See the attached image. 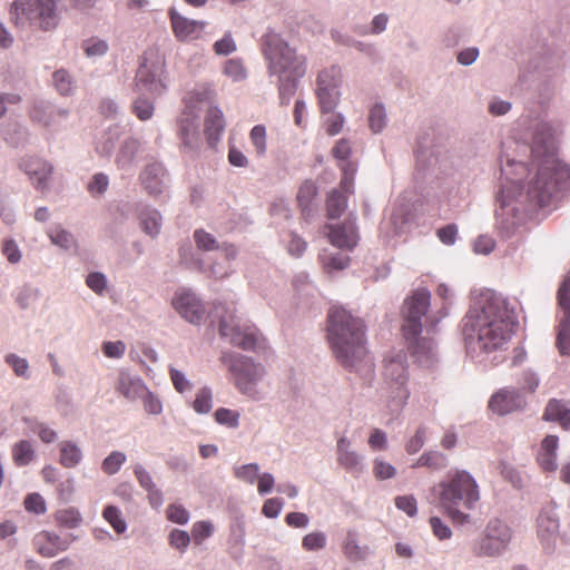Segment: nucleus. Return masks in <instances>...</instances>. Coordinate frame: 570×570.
<instances>
[{
  "label": "nucleus",
  "instance_id": "4468645a",
  "mask_svg": "<svg viewBox=\"0 0 570 570\" xmlns=\"http://www.w3.org/2000/svg\"><path fill=\"white\" fill-rule=\"evenodd\" d=\"M383 374L391 389L392 401L396 406H403L410 396V392L406 387L407 366L405 354L397 352L387 358Z\"/></svg>",
  "mask_w": 570,
  "mask_h": 570
},
{
  "label": "nucleus",
  "instance_id": "e2e57ef3",
  "mask_svg": "<svg viewBox=\"0 0 570 570\" xmlns=\"http://www.w3.org/2000/svg\"><path fill=\"white\" fill-rule=\"evenodd\" d=\"M326 534L322 531L307 533L302 540V547L307 551H318L326 546Z\"/></svg>",
  "mask_w": 570,
  "mask_h": 570
},
{
  "label": "nucleus",
  "instance_id": "338daca9",
  "mask_svg": "<svg viewBox=\"0 0 570 570\" xmlns=\"http://www.w3.org/2000/svg\"><path fill=\"white\" fill-rule=\"evenodd\" d=\"M86 285L97 295H104L107 291V277L104 273L91 272L86 277Z\"/></svg>",
  "mask_w": 570,
  "mask_h": 570
},
{
  "label": "nucleus",
  "instance_id": "0e129e2a",
  "mask_svg": "<svg viewBox=\"0 0 570 570\" xmlns=\"http://www.w3.org/2000/svg\"><path fill=\"white\" fill-rule=\"evenodd\" d=\"M498 470L503 479L508 480L514 488H522L523 481L520 472L510 463L500 461Z\"/></svg>",
  "mask_w": 570,
  "mask_h": 570
},
{
  "label": "nucleus",
  "instance_id": "dca6fc26",
  "mask_svg": "<svg viewBox=\"0 0 570 570\" xmlns=\"http://www.w3.org/2000/svg\"><path fill=\"white\" fill-rule=\"evenodd\" d=\"M559 529L560 520L557 505L550 502L540 509L537 517V535L546 553L554 551Z\"/></svg>",
  "mask_w": 570,
  "mask_h": 570
},
{
  "label": "nucleus",
  "instance_id": "393cba45",
  "mask_svg": "<svg viewBox=\"0 0 570 570\" xmlns=\"http://www.w3.org/2000/svg\"><path fill=\"white\" fill-rule=\"evenodd\" d=\"M525 404L524 396L514 387H504L497 392L489 402V407L499 415H505L522 409Z\"/></svg>",
  "mask_w": 570,
  "mask_h": 570
},
{
  "label": "nucleus",
  "instance_id": "13d9d810",
  "mask_svg": "<svg viewBox=\"0 0 570 570\" xmlns=\"http://www.w3.org/2000/svg\"><path fill=\"white\" fill-rule=\"evenodd\" d=\"M191 541L190 534L180 529H173L168 534V543L180 553L186 552Z\"/></svg>",
  "mask_w": 570,
  "mask_h": 570
},
{
  "label": "nucleus",
  "instance_id": "72a5a7b5",
  "mask_svg": "<svg viewBox=\"0 0 570 570\" xmlns=\"http://www.w3.org/2000/svg\"><path fill=\"white\" fill-rule=\"evenodd\" d=\"M59 452V463L67 469L76 468L83 458L82 450L73 441H61Z\"/></svg>",
  "mask_w": 570,
  "mask_h": 570
},
{
  "label": "nucleus",
  "instance_id": "aec40b11",
  "mask_svg": "<svg viewBox=\"0 0 570 570\" xmlns=\"http://www.w3.org/2000/svg\"><path fill=\"white\" fill-rule=\"evenodd\" d=\"M19 167L28 175L37 190L45 191L49 189L53 171V166L50 163L37 157H27L21 159Z\"/></svg>",
  "mask_w": 570,
  "mask_h": 570
},
{
  "label": "nucleus",
  "instance_id": "4d7b16f0",
  "mask_svg": "<svg viewBox=\"0 0 570 570\" xmlns=\"http://www.w3.org/2000/svg\"><path fill=\"white\" fill-rule=\"evenodd\" d=\"M223 71L225 76H227L235 82L242 81L247 77L244 63L238 58L228 59L224 65Z\"/></svg>",
  "mask_w": 570,
  "mask_h": 570
},
{
  "label": "nucleus",
  "instance_id": "774afa93",
  "mask_svg": "<svg viewBox=\"0 0 570 570\" xmlns=\"http://www.w3.org/2000/svg\"><path fill=\"white\" fill-rule=\"evenodd\" d=\"M373 473L377 480L392 479L396 474V469L389 462L380 458H375L373 461Z\"/></svg>",
  "mask_w": 570,
  "mask_h": 570
},
{
  "label": "nucleus",
  "instance_id": "ddd939ff",
  "mask_svg": "<svg viewBox=\"0 0 570 570\" xmlns=\"http://www.w3.org/2000/svg\"><path fill=\"white\" fill-rule=\"evenodd\" d=\"M218 331L222 338L230 345L248 352L261 348L265 341L252 322L236 315L224 316Z\"/></svg>",
  "mask_w": 570,
  "mask_h": 570
},
{
  "label": "nucleus",
  "instance_id": "49530a36",
  "mask_svg": "<svg viewBox=\"0 0 570 570\" xmlns=\"http://www.w3.org/2000/svg\"><path fill=\"white\" fill-rule=\"evenodd\" d=\"M197 414H208L213 409V392L208 386L199 389L191 404Z\"/></svg>",
  "mask_w": 570,
  "mask_h": 570
},
{
  "label": "nucleus",
  "instance_id": "6ab92c4d",
  "mask_svg": "<svg viewBox=\"0 0 570 570\" xmlns=\"http://www.w3.org/2000/svg\"><path fill=\"white\" fill-rule=\"evenodd\" d=\"M173 306L187 322L195 325L200 324L205 308L202 301L190 289L176 292L173 298Z\"/></svg>",
  "mask_w": 570,
  "mask_h": 570
},
{
  "label": "nucleus",
  "instance_id": "3c124183",
  "mask_svg": "<svg viewBox=\"0 0 570 570\" xmlns=\"http://www.w3.org/2000/svg\"><path fill=\"white\" fill-rule=\"evenodd\" d=\"M127 456L121 451L110 452L101 463V470L107 475L116 474L125 464Z\"/></svg>",
  "mask_w": 570,
  "mask_h": 570
},
{
  "label": "nucleus",
  "instance_id": "423d86ee",
  "mask_svg": "<svg viewBox=\"0 0 570 570\" xmlns=\"http://www.w3.org/2000/svg\"><path fill=\"white\" fill-rule=\"evenodd\" d=\"M60 0H14L9 8L10 21L19 29L52 32L60 22Z\"/></svg>",
  "mask_w": 570,
  "mask_h": 570
},
{
  "label": "nucleus",
  "instance_id": "7c9ffc66",
  "mask_svg": "<svg viewBox=\"0 0 570 570\" xmlns=\"http://www.w3.org/2000/svg\"><path fill=\"white\" fill-rule=\"evenodd\" d=\"M224 128L225 120L223 111L217 107H209L205 118V135L210 146L220 138Z\"/></svg>",
  "mask_w": 570,
  "mask_h": 570
},
{
  "label": "nucleus",
  "instance_id": "4c0bfd02",
  "mask_svg": "<svg viewBox=\"0 0 570 570\" xmlns=\"http://www.w3.org/2000/svg\"><path fill=\"white\" fill-rule=\"evenodd\" d=\"M47 235L53 245L62 249L68 250L77 245L75 236L60 225L50 227Z\"/></svg>",
  "mask_w": 570,
  "mask_h": 570
},
{
  "label": "nucleus",
  "instance_id": "79ce46f5",
  "mask_svg": "<svg viewBox=\"0 0 570 570\" xmlns=\"http://www.w3.org/2000/svg\"><path fill=\"white\" fill-rule=\"evenodd\" d=\"M4 363L11 367L17 377L23 380L31 379L30 365L27 358L21 357L16 353H8L4 355Z\"/></svg>",
  "mask_w": 570,
  "mask_h": 570
},
{
  "label": "nucleus",
  "instance_id": "b1692460",
  "mask_svg": "<svg viewBox=\"0 0 570 570\" xmlns=\"http://www.w3.org/2000/svg\"><path fill=\"white\" fill-rule=\"evenodd\" d=\"M354 193L353 178L345 173L337 188H333L326 198L328 219L340 218L347 208V198Z\"/></svg>",
  "mask_w": 570,
  "mask_h": 570
},
{
  "label": "nucleus",
  "instance_id": "473e14b6",
  "mask_svg": "<svg viewBox=\"0 0 570 570\" xmlns=\"http://www.w3.org/2000/svg\"><path fill=\"white\" fill-rule=\"evenodd\" d=\"M543 417L547 421L559 422L564 430H570V409L562 401H549Z\"/></svg>",
  "mask_w": 570,
  "mask_h": 570
},
{
  "label": "nucleus",
  "instance_id": "0eeeda50",
  "mask_svg": "<svg viewBox=\"0 0 570 570\" xmlns=\"http://www.w3.org/2000/svg\"><path fill=\"white\" fill-rule=\"evenodd\" d=\"M430 305L431 293L426 288H417L405 298L402 306L404 337L421 335L424 328L426 333L434 331L438 324L448 316L446 306H442L436 312H430Z\"/></svg>",
  "mask_w": 570,
  "mask_h": 570
},
{
  "label": "nucleus",
  "instance_id": "e433bc0d",
  "mask_svg": "<svg viewBox=\"0 0 570 570\" xmlns=\"http://www.w3.org/2000/svg\"><path fill=\"white\" fill-rule=\"evenodd\" d=\"M343 551L346 558L352 562L363 561L370 554L371 550L367 546H360L355 539V534L348 532L343 544Z\"/></svg>",
  "mask_w": 570,
  "mask_h": 570
},
{
  "label": "nucleus",
  "instance_id": "4be33fe9",
  "mask_svg": "<svg viewBox=\"0 0 570 570\" xmlns=\"http://www.w3.org/2000/svg\"><path fill=\"white\" fill-rule=\"evenodd\" d=\"M407 350L414 362L423 367H432L438 362V348L435 342L421 335L405 337Z\"/></svg>",
  "mask_w": 570,
  "mask_h": 570
},
{
  "label": "nucleus",
  "instance_id": "f8f14e48",
  "mask_svg": "<svg viewBox=\"0 0 570 570\" xmlns=\"http://www.w3.org/2000/svg\"><path fill=\"white\" fill-rule=\"evenodd\" d=\"M166 89L165 59L157 50L150 49L141 58L136 73L135 90L137 94L157 97Z\"/></svg>",
  "mask_w": 570,
  "mask_h": 570
},
{
  "label": "nucleus",
  "instance_id": "c03bdc74",
  "mask_svg": "<svg viewBox=\"0 0 570 570\" xmlns=\"http://www.w3.org/2000/svg\"><path fill=\"white\" fill-rule=\"evenodd\" d=\"M30 137L29 129L21 125L14 124L11 129L6 132L4 140L13 148L24 147Z\"/></svg>",
  "mask_w": 570,
  "mask_h": 570
},
{
  "label": "nucleus",
  "instance_id": "603ef678",
  "mask_svg": "<svg viewBox=\"0 0 570 570\" xmlns=\"http://www.w3.org/2000/svg\"><path fill=\"white\" fill-rule=\"evenodd\" d=\"M102 517L118 534H121L127 530V523L122 518L121 511L117 507L107 505L102 511Z\"/></svg>",
  "mask_w": 570,
  "mask_h": 570
},
{
  "label": "nucleus",
  "instance_id": "f03ea898",
  "mask_svg": "<svg viewBox=\"0 0 570 570\" xmlns=\"http://www.w3.org/2000/svg\"><path fill=\"white\" fill-rule=\"evenodd\" d=\"M518 326L515 302L492 289L474 295L462 320L466 351L473 357L503 350Z\"/></svg>",
  "mask_w": 570,
  "mask_h": 570
},
{
  "label": "nucleus",
  "instance_id": "c9c22d12",
  "mask_svg": "<svg viewBox=\"0 0 570 570\" xmlns=\"http://www.w3.org/2000/svg\"><path fill=\"white\" fill-rule=\"evenodd\" d=\"M13 463L21 468L30 464L36 459V451L29 440H20L11 449Z\"/></svg>",
  "mask_w": 570,
  "mask_h": 570
},
{
  "label": "nucleus",
  "instance_id": "c85d7f7f",
  "mask_svg": "<svg viewBox=\"0 0 570 570\" xmlns=\"http://www.w3.org/2000/svg\"><path fill=\"white\" fill-rule=\"evenodd\" d=\"M139 148L140 142L138 139L134 137L126 138L121 142L119 150L116 155L115 163L118 169L126 173L131 171Z\"/></svg>",
  "mask_w": 570,
  "mask_h": 570
},
{
  "label": "nucleus",
  "instance_id": "58836bf2",
  "mask_svg": "<svg viewBox=\"0 0 570 570\" xmlns=\"http://www.w3.org/2000/svg\"><path fill=\"white\" fill-rule=\"evenodd\" d=\"M55 520L60 528L76 529L82 522L81 513L73 507L60 509L55 513Z\"/></svg>",
  "mask_w": 570,
  "mask_h": 570
},
{
  "label": "nucleus",
  "instance_id": "412c9836",
  "mask_svg": "<svg viewBox=\"0 0 570 570\" xmlns=\"http://www.w3.org/2000/svg\"><path fill=\"white\" fill-rule=\"evenodd\" d=\"M336 460L340 466L354 476L366 470L365 458L352 448L351 440L345 435L337 440Z\"/></svg>",
  "mask_w": 570,
  "mask_h": 570
},
{
  "label": "nucleus",
  "instance_id": "680f3d73",
  "mask_svg": "<svg viewBox=\"0 0 570 570\" xmlns=\"http://www.w3.org/2000/svg\"><path fill=\"white\" fill-rule=\"evenodd\" d=\"M234 475L238 480L254 484L259 475V465L257 463H248L234 468Z\"/></svg>",
  "mask_w": 570,
  "mask_h": 570
},
{
  "label": "nucleus",
  "instance_id": "7ed1b4c3",
  "mask_svg": "<svg viewBox=\"0 0 570 570\" xmlns=\"http://www.w3.org/2000/svg\"><path fill=\"white\" fill-rule=\"evenodd\" d=\"M327 338L336 360L345 368L360 371L362 365H372L365 345L363 322L345 308L333 306L330 309Z\"/></svg>",
  "mask_w": 570,
  "mask_h": 570
},
{
  "label": "nucleus",
  "instance_id": "de8ad7c7",
  "mask_svg": "<svg viewBox=\"0 0 570 570\" xmlns=\"http://www.w3.org/2000/svg\"><path fill=\"white\" fill-rule=\"evenodd\" d=\"M155 111V105L153 99L146 98L145 95L138 94V97L132 102V112L136 117L146 121L149 120Z\"/></svg>",
  "mask_w": 570,
  "mask_h": 570
},
{
  "label": "nucleus",
  "instance_id": "f257e3e1",
  "mask_svg": "<svg viewBox=\"0 0 570 570\" xmlns=\"http://www.w3.org/2000/svg\"><path fill=\"white\" fill-rule=\"evenodd\" d=\"M556 134L557 129L550 121L535 122L530 150L537 174L525 191L522 180L529 173L527 164L501 157L500 206L495 218L503 238L517 235L529 213L553 205L570 188V167L556 156Z\"/></svg>",
  "mask_w": 570,
  "mask_h": 570
},
{
  "label": "nucleus",
  "instance_id": "c756f323",
  "mask_svg": "<svg viewBox=\"0 0 570 570\" xmlns=\"http://www.w3.org/2000/svg\"><path fill=\"white\" fill-rule=\"evenodd\" d=\"M316 194L317 188L311 180L303 183L298 189L297 202L301 208L302 217L306 222H311L316 214V207L313 204Z\"/></svg>",
  "mask_w": 570,
  "mask_h": 570
},
{
  "label": "nucleus",
  "instance_id": "09e8293b",
  "mask_svg": "<svg viewBox=\"0 0 570 570\" xmlns=\"http://www.w3.org/2000/svg\"><path fill=\"white\" fill-rule=\"evenodd\" d=\"M82 49L88 58L104 57L108 50L109 45L106 40L98 37H91L82 42Z\"/></svg>",
  "mask_w": 570,
  "mask_h": 570
},
{
  "label": "nucleus",
  "instance_id": "20e7f679",
  "mask_svg": "<svg viewBox=\"0 0 570 570\" xmlns=\"http://www.w3.org/2000/svg\"><path fill=\"white\" fill-rule=\"evenodd\" d=\"M262 52L266 60L267 73L275 79L281 102L287 105L294 96L298 81L306 73V58L277 32L267 31L262 37Z\"/></svg>",
  "mask_w": 570,
  "mask_h": 570
},
{
  "label": "nucleus",
  "instance_id": "5701e85b",
  "mask_svg": "<svg viewBox=\"0 0 570 570\" xmlns=\"http://www.w3.org/2000/svg\"><path fill=\"white\" fill-rule=\"evenodd\" d=\"M139 181L150 196H158L167 188V170L159 161L148 163L139 174Z\"/></svg>",
  "mask_w": 570,
  "mask_h": 570
},
{
  "label": "nucleus",
  "instance_id": "cd10ccee",
  "mask_svg": "<svg viewBox=\"0 0 570 570\" xmlns=\"http://www.w3.org/2000/svg\"><path fill=\"white\" fill-rule=\"evenodd\" d=\"M117 390L130 401L140 399L147 393L145 382L139 376L126 372L119 374Z\"/></svg>",
  "mask_w": 570,
  "mask_h": 570
},
{
  "label": "nucleus",
  "instance_id": "a19ab883",
  "mask_svg": "<svg viewBox=\"0 0 570 570\" xmlns=\"http://www.w3.org/2000/svg\"><path fill=\"white\" fill-rule=\"evenodd\" d=\"M52 83L61 96H70L73 94V78L70 72L63 68H60L52 73Z\"/></svg>",
  "mask_w": 570,
  "mask_h": 570
},
{
  "label": "nucleus",
  "instance_id": "8fccbe9b",
  "mask_svg": "<svg viewBox=\"0 0 570 570\" xmlns=\"http://www.w3.org/2000/svg\"><path fill=\"white\" fill-rule=\"evenodd\" d=\"M387 124V115L383 104H375L368 115L370 129L374 134L381 132Z\"/></svg>",
  "mask_w": 570,
  "mask_h": 570
},
{
  "label": "nucleus",
  "instance_id": "a878e982",
  "mask_svg": "<svg viewBox=\"0 0 570 570\" xmlns=\"http://www.w3.org/2000/svg\"><path fill=\"white\" fill-rule=\"evenodd\" d=\"M169 17L175 36L183 41L199 38L206 26L204 21L191 20L181 16L175 8L169 9Z\"/></svg>",
  "mask_w": 570,
  "mask_h": 570
},
{
  "label": "nucleus",
  "instance_id": "5fc2aeb1",
  "mask_svg": "<svg viewBox=\"0 0 570 570\" xmlns=\"http://www.w3.org/2000/svg\"><path fill=\"white\" fill-rule=\"evenodd\" d=\"M215 421L228 429H236L239 425L240 414L238 411L218 407L214 413Z\"/></svg>",
  "mask_w": 570,
  "mask_h": 570
},
{
  "label": "nucleus",
  "instance_id": "ea45409f",
  "mask_svg": "<svg viewBox=\"0 0 570 570\" xmlns=\"http://www.w3.org/2000/svg\"><path fill=\"white\" fill-rule=\"evenodd\" d=\"M38 540H43L45 542L51 544L55 548V552L58 554L59 552L67 551L70 544L78 540V537L75 534H69L66 538H61L53 531H42L38 534Z\"/></svg>",
  "mask_w": 570,
  "mask_h": 570
},
{
  "label": "nucleus",
  "instance_id": "6e6552de",
  "mask_svg": "<svg viewBox=\"0 0 570 570\" xmlns=\"http://www.w3.org/2000/svg\"><path fill=\"white\" fill-rule=\"evenodd\" d=\"M220 361L228 368L234 385L242 394L256 401L262 400L263 395L258 390V383L266 374L263 364L232 351L223 352Z\"/></svg>",
  "mask_w": 570,
  "mask_h": 570
},
{
  "label": "nucleus",
  "instance_id": "2f4dec72",
  "mask_svg": "<svg viewBox=\"0 0 570 570\" xmlns=\"http://www.w3.org/2000/svg\"><path fill=\"white\" fill-rule=\"evenodd\" d=\"M139 224L142 232L151 238H156L161 230L163 217L156 208L146 206L139 213Z\"/></svg>",
  "mask_w": 570,
  "mask_h": 570
},
{
  "label": "nucleus",
  "instance_id": "f704fd0d",
  "mask_svg": "<svg viewBox=\"0 0 570 570\" xmlns=\"http://www.w3.org/2000/svg\"><path fill=\"white\" fill-rule=\"evenodd\" d=\"M29 117L32 122L39 124L43 127L48 128L53 126L52 104L46 100L35 101L29 111Z\"/></svg>",
  "mask_w": 570,
  "mask_h": 570
},
{
  "label": "nucleus",
  "instance_id": "052dcab7",
  "mask_svg": "<svg viewBox=\"0 0 570 570\" xmlns=\"http://www.w3.org/2000/svg\"><path fill=\"white\" fill-rule=\"evenodd\" d=\"M194 240L198 249L202 250H215L220 248V244L214 237V235L205 232L204 229H196L194 232Z\"/></svg>",
  "mask_w": 570,
  "mask_h": 570
},
{
  "label": "nucleus",
  "instance_id": "6e6d98bb",
  "mask_svg": "<svg viewBox=\"0 0 570 570\" xmlns=\"http://www.w3.org/2000/svg\"><path fill=\"white\" fill-rule=\"evenodd\" d=\"M249 140L252 146L255 149V153L258 157H262L266 154V128L263 125H256L252 128L249 132Z\"/></svg>",
  "mask_w": 570,
  "mask_h": 570
},
{
  "label": "nucleus",
  "instance_id": "a18cd8bd",
  "mask_svg": "<svg viewBox=\"0 0 570 570\" xmlns=\"http://www.w3.org/2000/svg\"><path fill=\"white\" fill-rule=\"evenodd\" d=\"M40 297V289L31 284H23L17 295L16 303L21 309L31 307Z\"/></svg>",
  "mask_w": 570,
  "mask_h": 570
},
{
  "label": "nucleus",
  "instance_id": "1a4fd4ad",
  "mask_svg": "<svg viewBox=\"0 0 570 570\" xmlns=\"http://www.w3.org/2000/svg\"><path fill=\"white\" fill-rule=\"evenodd\" d=\"M415 157L417 178H439L449 168L448 150L433 130H425L417 136Z\"/></svg>",
  "mask_w": 570,
  "mask_h": 570
},
{
  "label": "nucleus",
  "instance_id": "9d476101",
  "mask_svg": "<svg viewBox=\"0 0 570 570\" xmlns=\"http://www.w3.org/2000/svg\"><path fill=\"white\" fill-rule=\"evenodd\" d=\"M213 90L203 86L189 91L185 96V109L178 121V135L189 150H195L199 146V117L205 106L210 104Z\"/></svg>",
  "mask_w": 570,
  "mask_h": 570
},
{
  "label": "nucleus",
  "instance_id": "2eb2a0df",
  "mask_svg": "<svg viewBox=\"0 0 570 570\" xmlns=\"http://www.w3.org/2000/svg\"><path fill=\"white\" fill-rule=\"evenodd\" d=\"M341 81V69L337 66H331L318 73L316 95L322 112H332L338 105Z\"/></svg>",
  "mask_w": 570,
  "mask_h": 570
},
{
  "label": "nucleus",
  "instance_id": "bf43d9fd",
  "mask_svg": "<svg viewBox=\"0 0 570 570\" xmlns=\"http://www.w3.org/2000/svg\"><path fill=\"white\" fill-rule=\"evenodd\" d=\"M214 532V524L210 521H197L191 528V540L195 544H202L206 539L212 537Z\"/></svg>",
  "mask_w": 570,
  "mask_h": 570
},
{
  "label": "nucleus",
  "instance_id": "a211bd4d",
  "mask_svg": "<svg viewBox=\"0 0 570 570\" xmlns=\"http://www.w3.org/2000/svg\"><path fill=\"white\" fill-rule=\"evenodd\" d=\"M558 304L563 316L557 335V347L561 355L570 356V277H567L558 291Z\"/></svg>",
  "mask_w": 570,
  "mask_h": 570
},
{
  "label": "nucleus",
  "instance_id": "39448f33",
  "mask_svg": "<svg viewBox=\"0 0 570 570\" xmlns=\"http://www.w3.org/2000/svg\"><path fill=\"white\" fill-rule=\"evenodd\" d=\"M438 493L439 505L456 525L471 523L465 511L474 510L480 501V489L473 475L465 470L448 474V479L432 489Z\"/></svg>",
  "mask_w": 570,
  "mask_h": 570
},
{
  "label": "nucleus",
  "instance_id": "864d4df0",
  "mask_svg": "<svg viewBox=\"0 0 570 570\" xmlns=\"http://www.w3.org/2000/svg\"><path fill=\"white\" fill-rule=\"evenodd\" d=\"M445 455L438 451H431L423 453L413 466H428L431 469L439 470L445 468Z\"/></svg>",
  "mask_w": 570,
  "mask_h": 570
},
{
  "label": "nucleus",
  "instance_id": "69168bd1",
  "mask_svg": "<svg viewBox=\"0 0 570 570\" xmlns=\"http://www.w3.org/2000/svg\"><path fill=\"white\" fill-rule=\"evenodd\" d=\"M1 253L10 264H18L22 258L21 249L13 238L2 240Z\"/></svg>",
  "mask_w": 570,
  "mask_h": 570
},
{
  "label": "nucleus",
  "instance_id": "37998d69",
  "mask_svg": "<svg viewBox=\"0 0 570 570\" xmlns=\"http://www.w3.org/2000/svg\"><path fill=\"white\" fill-rule=\"evenodd\" d=\"M119 139L118 128H109L105 131L100 139L97 141L96 150L104 157H110Z\"/></svg>",
  "mask_w": 570,
  "mask_h": 570
},
{
  "label": "nucleus",
  "instance_id": "9b49d317",
  "mask_svg": "<svg viewBox=\"0 0 570 570\" xmlns=\"http://www.w3.org/2000/svg\"><path fill=\"white\" fill-rule=\"evenodd\" d=\"M512 538L513 531L507 522L498 518L490 519L472 543V552L479 558H499L508 551Z\"/></svg>",
  "mask_w": 570,
  "mask_h": 570
},
{
  "label": "nucleus",
  "instance_id": "bb28decb",
  "mask_svg": "<svg viewBox=\"0 0 570 570\" xmlns=\"http://www.w3.org/2000/svg\"><path fill=\"white\" fill-rule=\"evenodd\" d=\"M558 448L559 439L557 435L549 434L541 441L535 453V461L543 472L552 473L557 471Z\"/></svg>",
  "mask_w": 570,
  "mask_h": 570
},
{
  "label": "nucleus",
  "instance_id": "f3484780",
  "mask_svg": "<svg viewBox=\"0 0 570 570\" xmlns=\"http://www.w3.org/2000/svg\"><path fill=\"white\" fill-rule=\"evenodd\" d=\"M331 244L344 250H353L358 240L360 235L356 226V216L350 214L348 217L338 224H328L325 226Z\"/></svg>",
  "mask_w": 570,
  "mask_h": 570
}]
</instances>
